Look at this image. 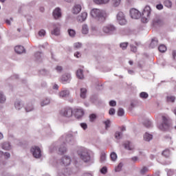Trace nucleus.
<instances>
[{
    "mask_svg": "<svg viewBox=\"0 0 176 176\" xmlns=\"http://www.w3.org/2000/svg\"><path fill=\"white\" fill-rule=\"evenodd\" d=\"M116 112V110H115V109L113 108H111L109 111V115H115Z\"/></svg>",
    "mask_w": 176,
    "mask_h": 176,
    "instance_id": "obj_58",
    "label": "nucleus"
},
{
    "mask_svg": "<svg viewBox=\"0 0 176 176\" xmlns=\"http://www.w3.org/2000/svg\"><path fill=\"white\" fill-rule=\"evenodd\" d=\"M105 160H107V155H105V153H102L100 155V162H101V163H104V162H105Z\"/></svg>",
    "mask_w": 176,
    "mask_h": 176,
    "instance_id": "obj_43",
    "label": "nucleus"
},
{
    "mask_svg": "<svg viewBox=\"0 0 176 176\" xmlns=\"http://www.w3.org/2000/svg\"><path fill=\"white\" fill-rule=\"evenodd\" d=\"M59 115L62 118H67L68 119H69V118H72V115H74V111H72V109L67 107L65 109H62L59 111Z\"/></svg>",
    "mask_w": 176,
    "mask_h": 176,
    "instance_id": "obj_6",
    "label": "nucleus"
},
{
    "mask_svg": "<svg viewBox=\"0 0 176 176\" xmlns=\"http://www.w3.org/2000/svg\"><path fill=\"white\" fill-rule=\"evenodd\" d=\"M24 107V102L23 100H16L14 102V108L17 111H20Z\"/></svg>",
    "mask_w": 176,
    "mask_h": 176,
    "instance_id": "obj_17",
    "label": "nucleus"
},
{
    "mask_svg": "<svg viewBox=\"0 0 176 176\" xmlns=\"http://www.w3.org/2000/svg\"><path fill=\"white\" fill-rule=\"evenodd\" d=\"M144 126L145 127H146L147 129H151V127H152V122L151 121H146V122L144 123Z\"/></svg>",
    "mask_w": 176,
    "mask_h": 176,
    "instance_id": "obj_47",
    "label": "nucleus"
},
{
    "mask_svg": "<svg viewBox=\"0 0 176 176\" xmlns=\"http://www.w3.org/2000/svg\"><path fill=\"white\" fill-rule=\"evenodd\" d=\"M72 77L70 73H65L60 78V82L63 83V85H66V83H69Z\"/></svg>",
    "mask_w": 176,
    "mask_h": 176,
    "instance_id": "obj_9",
    "label": "nucleus"
},
{
    "mask_svg": "<svg viewBox=\"0 0 176 176\" xmlns=\"http://www.w3.org/2000/svg\"><path fill=\"white\" fill-rule=\"evenodd\" d=\"M34 57L37 61H41V58H42V53L36 52L34 54Z\"/></svg>",
    "mask_w": 176,
    "mask_h": 176,
    "instance_id": "obj_37",
    "label": "nucleus"
},
{
    "mask_svg": "<svg viewBox=\"0 0 176 176\" xmlns=\"http://www.w3.org/2000/svg\"><path fill=\"white\" fill-rule=\"evenodd\" d=\"M2 149L4 151H10L12 149V146L10 145V143L9 142H4L1 145Z\"/></svg>",
    "mask_w": 176,
    "mask_h": 176,
    "instance_id": "obj_24",
    "label": "nucleus"
},
{
    "mask_svg": "<svg viewBox=\"0 0 176 176\" xmlns=\"http://www.w3.org/2000/svg\"><path fill=\"white\" fill-rule=\"evenodd\" d=\"M153 24H162V20L159 19V18H156L153 20Z\"/></svg>",
    "mask_w": 176,
    "mask_h": 176,
    "instance_id": "obj_55",
    "label": "nucleus"
},
{
    "mask_svg": "<svg viewBox=\"0 0 176 176\" xmlns=\"http://www.w3.org/2000/svg\"><path fill=\"white\" fill-rule=\"evenodd\" d=\"M58 96L59 98H68V97H69V90H62L58 93Z\"/></svg>",
    "mask_w": 176,
    "mask_h": 176,
    "instance_id": "obj_13",
    "label": "nucleus"
},
{
    "mask_svg": "<svg viewBox=\"0 0 176 176\" xmlns=\"http://www.w3.org/2000/svg\"><path fill=\"white\" fill-rule=\"evenodd\" d=\"M82 54H80V52H79L74 53V57H76V58H80Z\"/></svg>",
    "mask_w": 176,
    "mask_h": 176,
    "instance_id": "obj_62",
    "label": "nucleus"
},
{
    "mask_svg": "<svg viewBox=\"0 0 176 176\" xmlns=\"http://www.w3.org/2000/svg\"><path fill=\"white\" fill-rule=\"evenodd\" d=\"M157 43H158V41L157 38H154L151 40V43L150 44V47L151 49H155V47H156V46H157Z\"/></svg>",
    "mask_w": 176,
    "mask_h": 176,
    "instance_id": "obj_28",
    "label": "nucleus"
},
{
    "mask_svg": "<svg viewBox=\"0 0 176 176\" xmlns=\"http://www.w3.org/2000/svg\"><path fill=\"white\" fill-rule=\"evenodd\" d=\"M46 35V31L45 30H41L38 32V36H45Z\"/></svg>",
    "mask_w": 176,
    "mask_h": 176,
    "instance_id": "obj_51",
    "label": "nucleus"
},
{
    "mask_svg": "<svg viewBox=\"0 0 176 176\" xmlns=\"http://www.w3.org/2000/svg\"><path fill=\"white\" fill-rule=\"evenodd\" d=\"M164 5L166 6V8H171L173 3L169 0H166L164 1Z\"/></svg>",
    "mask_w": 176,
    "mask_h": 176,
    "instance_id": "obj_49",
    "label": "nucleus"
},
{
    "mask_svg": "<svg viewBox=\"0 0 176 176\" xmlns=\"http://www.w3.org/2000/svg\"><path fill=\"white\" fill-rule=\"evenodd\" d=\"M153 138V135L148 132H146V133L144 135V141H147V142H149V141H151Z\"/></svg>",
    "mask_w": 176,
    "mask_h": 176,
    "instance_id": "obj_27",
    "label": "nucleus"
},
{
    "mask_svg": "<svg viewBox=\"0 0 176 176\" xmlns=\"http://www.w3.org/2000/svg\"><path fill=\"white\" fill-rule=\"evenodd\" d=\"M122 134L123 133L122 132H116L115 133V137L117 140H120V138H122Z\"/></svg>",
    "mask_w": 176,
    "mask_h": 176,
    "instance_id": "obj_45",
    "label": "nucleus"
},
{
    "mask_svg": "<svg viewBox=\"0 0 176 176\" xmlns=\"http://www.w3.org/2000/svg\"><path fill=\"white\" fill-rule=\"evenodd\" d=\"M122 167H123V163L120 162L116 168V173H119V171H122Z\"/></svg>",
    "mask_w": 176,
    "mask_h": 176,
    "instance_id": "obj_36",
    "label": "nucleus"
},
{
    "mask_svg": "<svg viewBox=\"0 0 176 176\" xmlns=\"http://www.w3.org/2000/svg\"><path fill=\"white\" fill-rule=\"evenodd\" d=\"M130 16H131V19H135V20H137V19H140V17H141V16H142V14H141V12H140V11H138V10L132 8L130 10Z\"/></svg>",
    "mask_w": 176,
    "mask_h": 176,
    "instance_id": "obj_11",
    "label": "nucleus"
},
{
    "mask_svg": "<svg viewBox=\"0 0 176 176\" xmlns=\"http://www.w3.org/2000/svg\"><path fill=\"white\" fill-rule=\"evenodd\" d=\"M87 96V89L86 88H81L80 89V98L85 99Z\"/></svg>",
    "mask_w": 176,
    "mask_h": 176,
    "instance_id": "obj_22",
    "label": "nucleus"
},
{
    "mask_svg": "<svg viewBox=\"0 0 176 176\" xmlns=\"http://www.w3.org/2000/svg\"><path fill=\"white\" fill-rule=\"evenodd\" d=\"M157 9H158V10H162V9H163V5L162 4H158L156 6Z\"/></svg>",
    "mask_w": 176,
    "mask_h": 176,
    "instance_id": "obj_63",
    "label": "nucleus"
},
{
    "mask_svg": "<svg viewBox=\"0 0 176 176\" xmlns=\"http://www.w3.org/2000/svg\"><path fill=\"white\" fill-rule=\"evenodd\" d=\"M74 47V49H80V47H82V43H75Z\"/></svg>",
    "mask_w": 176,
    "mask_h": 176,
    "instance_id": "obj_48",
    "label": "nucleus"
},
{
    "mask_svg": "<svg viewBox=\"0 0 176 176\" xmlns=\"http://www.w3.org/2000/svg\"><path fill=\"white\" fill-rule=\"evenodd\" d=\"M78 155L79 156L80 159L85 162V163H88L90 162V151L86 148H81L78 150L77 151Z\"/></svg>",
    "mask_w": 176,
    "mask_h": 176,
    "instance_id": "obj_3",
    "label": "nucleus"
},
{
    "mask_svg": "<svg viewBox=\"0 0 176 176\" xmlns=\"http://www.w3.org/2000/svg\"><path fill=\"white\" fill-rule=\"evenodd\" d=\"M30 152L36 159H40L42 157V151L41 148L34 146L30 148Z\"/></svg>",
    "mask_w": 176,
    "mask_h": 176,
    "instance_id": "obj_7",
    "label": "nucleus"
},
{
    "mask_svg": "<svg viewBox=\"0 0 176 176\" xmlns=\"http://www.w3.org/2000/svg\"><path fill=\"white\" fill-rule=\"evenodd\" d=\"M81 10H82V6L79 4H76L73 7L72 12L73 14H78V13H80Z\"/></svg>",
    "mask_w": 176,
    "mask_h": 176,
    "instance_id": "obj_16",
    "label": "nucleus"
},
{
    "mask_svg": "<svg viewBox=\"0 0 176 176\" xmlns=\"http://www.w3.org/2000/svg\"><path fill=\"white\" fill-rule=\"evenodd\" d=\"M141 174H145V173H148V168L143 167L140 170Z\"/></svg>",
    "mask_w": 176,
    "mask_h": 176,
    "instance_id": "obj_57",
    "label": "nucleus"
},
{
    "mask_svg": "<svg viewBox=\"0 0 176 176\" xmlns=\"http://www.w3.org/2000/svg\"><path fill=\"white\" fill-rule=\"evenodd\" d=\"M82 176H93V174L87 173H84Z\"/></svg>",
    "mask_w": 176,
    "mask_h": 176,
    "instance_id": "obj_64",
    "label": "nucleus"
},
{
    "mask_svg": "<svg viewBox=\"0 0 176 176\" xmlns=\"http://www.w3.org/2000/svg\"><path fill=\"white\" fill-rule=\"evenodd\" d=\"M142 16H143L142 19V23H148V17L151 16V7L149 6H145L142 12Z\"/></svg>",
    "mask_w": 176,
    "mask_h": 176,
    "instance_id": "obj_8",
    "label": "nucleus"
},
{
    "mask_svg": "<svg viewBox=\"0 0 176 176\" xmlns=\"http://www.w3.org/2000/svg\"><path fill=\"white\" fill-rule=\"evenodd\" d=\"M59 144L60 145L58 147V153H60V155H64V153L67 152V147L65 146V144L74 145V144H75V140L74 139V136L71 133L64 135L59 138L58 143H54L50 146V152H54V151H57V146Z\"/></svg>",
    "mask_w": 176,
    "mask_h": 176,
    "instance_id": "obj_1",
    "label": "nucleus"
},
{
    "mask_svg": "<svg viewBox=\"0 0 176 176\" xmlns=\"http://www.w3.org/2000/svg\"><path fill=\"white\" fill-rule=\"evenodd\" d=\"M110 1L111 0H94V2L96 3V5H107L109 3Z\"/></svg>",
    "mask_w": 176,
    "mask_h": 176,
    "instance_id": "obj_25",
    "label": "nucleus"
},
{
    "mask_svg": "<svg viewBox=\"0 0 176 176\" xmlns=\"http://www.w3.org/2000/svg\"><path fill=\"white\" fill-rule=\"evenodd\" d=\"M4 156L6 159H9L10 157V153L6 152L3 153V151H0V156Z\"/></svg>",
    "mask_w": 176,
    "mask_h": 176,
    "instance_id": "obj_34",
    "label": "nucleus"
},
{
    "mask_svg": "<svg viewBox=\"0 0 176 176\" xmlns=\"http://www.w3.org/2000/svg\"><path fill=\"white\" fill-rule=\"evenodd\" d=\"M118 115L119 116H124V110L122 108H120L118 111Z\"/></svg>",
    "mask_w": 176,
    "mask_h": 176,
    "instance_id": "obj_44",
    "label": "nucleus"
},
{
    "mask_svg": "<svg viewBox=\"0 0 176 176\" xmlns=\"http://www.w3.org/2000/svg\"><path fill=\"white\" fill-rule=\"evenodd\" d=\"M56 69L57 72H59V73L63 72V67H61V66H57L56 67Z\"/></svg>",
    "mask_w": 176,
    "mask_h": 176,
    "instance_id": "obj_61",
    "label": "nucleus"
},
{
    "mask_svg": "<svg viewBox=\"0 0 176 176\" xmlns=\"http://www.w3.org/2000/svg\"><path fill=\"white\" fill-rule=\"evenodd\" d=\"M54 30L52 31V35H55L56 36H58L60 35V24L55 23L53 25Z\"/></svg>",
    "mask_w": 176,
    "mask_h": 176,
    "instance_id": "obj_15",
    "label": "nucleus"
},
{
    "mask_svg": "<svg viewBox=\"0 0 176 176\" xmlns=\"http://www.w3.org/2000/svg\"><path fill=\"white\" fill-rule=\"evenodd\" d=\"M34 104H32V102L28 103L25 106V112H32V111H34Z\"/></svg>",
    "mask_w": 176,
    "mask_h": 176,
    "instance_id": "obj_20",
    "label": "nucleus"
},
{
    "mask_svg": "<svg viewBox=\"0 0 176 176\" xmlns=\"http://www.w3.org/2000/svg\"><path fill=\"white\" fill-rule=\"evenodd\" d=\"M67 32H68L69 36H71V38H75V36L76 35V32L74 30L69 29L67 30Z\"/></svg>",
    "mask_w": 176,
    "mask_h": 176,
    "instance_id": "obj_31",
    "label": "nucleus"
},
{
    "mask_svg": "<svg viewBox=\"0 0 176 176\" xmlns=\"http://www.w3.org/2000/svg\"><path fill=\"white\" fill-rule=\"evenodd\" d=\"M5 102H6V96L0 91V104H5Z\"/></svg>",
    "mask_w": 176,
    "mask_h": 176,
    "instance_id": "obj_29",
    "label": "nucleus"
},
{
    "mask_svg": "<svg viewBox=\"0 0 176 176\" xmlns=\"http://www.w3.org/2000/svg\"><path fill=\"white\" fill-rule=\"evenodd\" d=\"M86 19H87V12H86L81 13L77 17V20L80 23H83V21H85L86 20Z\"/></svg>",
    "mask_w": 176,
    "mask_h": 176,
    "instance_id": "obj_18",
    "label": "nucleus"
},
{
    "mask_svg": "<svg viewBox=\"0 0 176 176\" xmlns=\"http://www.w3.org/2000/svg\"><path fill=\"white\" fill-rule=\"evenodd\" d=\"M76 76L78 78V79H83L85 78V76L83 75V70L79 69L76 72Z\"/></svg>",
    "mask_w": 176,
    "mask_h": 176,
    "instance_id": "obj_30",
    "label": "nucleus"
},
{
    "mask_svg": "<svg viewBox=\"0 0 176 176\" xmlns=\"http://www.w3.org/2000/svg\"><path fill=\"white\" fill-rule=\"evenodd\" d=\"M82 34L84 35H87L89 34V25L87 24H83L82 25Z\"/></svg>",
    "mask_w": 176,
    "mask_h": 176,
    "instance_id": "obj_26",
    "label": "nucleus"
},
{
    "mask_svg": "<svg viewBox=\"0 0 176 176\" xmlns=\"http://www.w3.org/2000/svg\"><path fill=\"white\" fill-rule=\"evenodd\" d=\"M52 16L55 20H58V19H60L61 17V9L60 8H56L54 10Z\"/></svg>",
    "mask_w": 176,
    "mask_h": 176,
    "instance_id": "obj_14",
    "label": "nucleus"
},
{
    "mask_svg": "<svg viewBox=\"0 0 176 176\" xmlns=\"http://www.w3.org/2000/svg\"><path fill=\"white\" fill-rule=\"evenodd\" d=\"M116 17L120 25H124V24L127 23V21L126 20V16L124 15V13H123V12H119L117 14Z\"/></svg>",
    "mask_w": 176,
    "mask_h": 176,
    "instance_id": "obj_10",
    "label": "nucleus"
},
{
    "mask_svg": "<svg viewBox=\"0 0 176 176\" xmlns=\"http://www.w3.org/2000/svg\"><path fill=\"white\" fill-rule=\"evenodd\" d=\"M110 107H116V101L115 100H111L109 102Z\"/></svg>",
    "mask_w": 176,
    "mask_h": 176,
    "instance_id": "obj_60",
    "label": "nucleus"
},
{
    "mask_svg": "<svg viewBox=\"0 0 176 176\" xmlns=\"http://www.w3.org/2000/svg\"><path fill=\"white\" fill-rule=\"evenodd\" d=\"M80 127H82V129H83V130H87V124L82 122L80 124Z\"/></svg>",
    "mask_w": 176,
    "mask_h": 176,
    "instance_id": "obj_59",
    "label": "nucleus"
},
{
    "mask_svg": "<svg viewBox=\"0 0 176 176\" xmlns=\"http://www.w3.org/2000/svg\"><path fill=\"white\" fill-rule=\"evenodd\" d=\"M14 51L18 54H21V53H24V52H25V49H24V47L21 45H17L14 47Z\"/></svg>",
    "mask_w": 176,
    "mask_h": 176,
    "instance_id": "obj_21",
    "label": "nucleus"
},
{
    "mask_svg": "<svg viewBox=\"0 0 176 176\" xmlns=\"http://www.w3.org/2000/svg\"><path fill=\"white\" fill-rule=\"evenodd\" d=\"M129 45V43H122L120 46L122 47V50H126L127 46Z\"/></svg>",
    "mask_w": 176,
    "mask_h": 176,
    "instance_id": "obj_46",
    "label": "nucleus"
},
{
    "mask_svg": "<svg viewBox=\"0 0 176 176\" xmlns=\"http://www.w3.org/2000/svg\"><path fill=\"white\" fill-rule=\"evenodd\" d=\"M110 157H111L112 162H115L118 159V155H116V153L113 152L111 153Z\"/></svg>",
    "mask_w": 176,
    "mask_h": 176,
    "instance_id": "obj_38",
    "label": "nucleus"
},
{
    "mask_svg": "<svg viewBox=\"0 0 176 176\" xmlns=\"http://www.w3.org/2000/svg\"><path fill=\"white\" fill-rule=\"evenodd\" d=\"M108 171V169L107 168L106 166H103L101 169H100V173L101 174H107Z\"/></svg>",
    "mask_w": 176,
    "mask_h": 176,
    "instance_id": "obj_53",
    "label": "nucleus"
},
{
    "mask_svg": "<svg viewBox=\"0 0 176 176\" xmlns=\"http://www.w3.org/2000/svg\"><path fill=\"white\" fill-rule=\"evenodd\" d=\"M73 112L76 119H80L85 115V111L82 109H75Z\"/></svg>",
    "mask_w": 176,
    "mask_h": 176,
    "instance_id": "obj_12",
    "label": "nucleus"
},
{
    "mask_svg": "<svg viewBox=\"0 0 176 176\" xmlns=\"http://www.w3.org/2000/svg\"><path fill=\"white\" fill-rule=\"evenodd\" d=\"M50 98H45V99H43L41 101V107H46L47 105H49V104H50Z\"/></svg>",
    "mask_w": 176,
    "mask_h": 176,
    "instance_id": "obj_23",
    "label": "nucleus"
},
{
    "mask_svg": "<svg viewBox=\"0 0 176 176\" xmlns=\"http://www.w3.org/2000/svg\"><path fill=\"white\" fill-rule=\"evenodd\" d=\"M167 100L169 102H174V101H175V97H174V96H168Z\"/></svg>",
    "mask_w": 176,
    "mask_h": 176,
    "instance_id": "obj_54",
    "label": "nucleus"
},
{
    "mask_svg": "<svg viewBox=\"0 0 176 176\" xmlns=\"http://www.w3.org/2000/svg\"><path fill=\"white\" fill-rule=\"evenodd\" d=\"M167 175L168 176H173L174 175V170L171 169H167L166 170Z\"/></svg>",
    "mask_w": 176,
    "mask_h": 176,
    "instance_id": "obj_52",
    "label": "nucleus"
},
{
    "mask_svg": "<svg viewBox=\"0 0 176 176\" xmlns=\"http://www.w3.org/2000/svg\"><path fill=\"white\" fill-rule=\"evenodd\" d=\"M158 50L161 53H164V52H166L167 50V47L164 45H161L159 46Z\"/></svg>",
    "mask_w": 176,
    "mask_h": 176,
    "instance_id": "obj_33",
    "label": "nucleus"
},
{
    "mask_svg": "<svg viewBox=\"0 0 176 176\" xmlns=\"http://www.w3.org/2000/svg\"><path fill=\"white\" fill-rule=\"evenodd\" d=\"M113 2V6L115 8H118L119 5H120V2H122V0H112Z\"/></svg>",
    "mask_w": 176,
    "mask_h": 176,
    "instance_id": "obj_39",
    "label": "nucleus"
},
{
    "mask_svg": "<svg viewBox=\"0 0 176 176\" xmlns=\"http://www.w3.org/2000/svg\"><path fill=\"white\" fill-rule=\"evenodd\" d=\"M61 163L64 166H69L71 164V158L67 155L63 157L61 160Z\"/></svg>",
    "mask_w": 176,
    "mask_h": 176,
    "instance_id": "obj_19",
    "label": "nucleus"
},
{
    "mask_svg": "<svg viewBox=\"0 0 176 176\" xmlns=\"http://www.w3.org/2000/svg\"><path fill=\"white\" fill-rule=\"evenodd\" d=\"M163 156H165V157H168L170 156V150L166 149L162 152Z\"/></svg>",
    "mask_w": 176,
    "mask_h": 176,
    "instance_id": "obj_41",
    "label": "nucleus"
},
{
    "mask_svg": "<svg viewBox=\"0 0 176 176\" xmlns=\"http://www.w3.org/2000/svg\"><path fill=\"white\" fill-rule=\"evenodd\" d=\"M116 27L112 24H108L102 27V31L106 35H113L116 34Z\"/></svg>",
    "mask_w": 176,
    "mask_h": 176,
    "instance_id": "obj_5",
    "label": "nucleus"
},
{
    "mask_svg": "<svg viewBox=\"0 0 176 176\" xmlns=\"http://www.w3.org/2000/svg\"><path fill=\"white\" fill-rule=\"evenodd\" d=\"M130 47H131V52H133V53H136L137 47L134 46L133 45H130Z\"/></svg>",
    "mask_w": 176,
    "mask_h": 176,
    "instance_id": "obj_56",
    "label": "nucleus"
},
{
    "mask_svg": "<svg viewBox=\"0 0 176 176\" xmlns=\"http://www.w3.org/2000/svg\"><path fill=\"white\" fill-rule=\"evenodd\" d=\"M96 118H97V116H96V114H91L89 116L90 122H94V120H96Z\"/></svg>",
    "mask_w": 176,
    "mask_h": 176,
    "instance_id": "obj_50",
    "label": "nucleus"
},
{
    "mask_svg": "<svg viewBox=\"0 0 176 176\" xmlns=\"http://www.w3.org/2000/svg\"><path fill=\"white\" fill-rule=\"evenodd\" d=\"M103 123L105 126L106 130H108V129H109L111 127V120H107L104 121Z\"/></svg>",
    "mask_w": 176,
    "mask_h": 176,
    "instance_id": "obj_35",
    "label": "nucleus"
},
{
    "mask_svg": "<svg viewBox=\"0 0 176 176\" xmlns=\"http://www.w3.org/2000/svg\"><path fill=\"white\" fill-rule=\"evenodd\" d=\"M162 122L158 126L160 130L164 131L168 130L170 126H171V122H170V118L168 116H162Z\"/></svg>",
    "mask_w": 176,
    "mask_h": 176,
    "instance_id": "obj_4",
    "label": "nucleus"
},
{
    "mask_svg": "<svg viewBox=\"0 0 176 176\" xmlns=\"http://www.w3.org/2000/svg\"><path fill=\"white\" fill-rule=\"evenodd\" d=\"M75 173H76V172H75L74 170H71V169H66L64 174L65 175H71L72 174H75Z\"/></svg>",
    "mask_w": 176,
    "mask_h": 176,
    "instance_id": "obj_42",
    "label": "nucleus"
},
{
    "mask_svg": "<svg viewBox=\"0 0 176 176\" xmlns=\"http://www.w3.org/2000/svg\"><path fill=\"white\" fill-rule=\"evenodd\" d=\"M90 14L91 17L96 19L99 23H105L107 20V12L104 10L94 8L91 10Z\"/></svg>",
    "mask_w": 176,
    "mask_h": 176,
    "instance_id": "obj_2",
    "label": "nucleus"
},
{
    "mask_svg": "<svg viewBox=\"0 0 176 176\" xmlns=\"http://www.w3.org/2000/svg\"><path fill=\"white\" fill-rule=\"evenodd\" d=\"M140 98L146 99L148 97H149V95L146 92H142L140 94Z\"/></svg>",
    "mask_w": 176,
    "mask_h": 176,
    "instance_id": "obj_40",
    "label": "nucleus"
},
{
    "mask_svg": "<svg viewBox=\"0 0 176 176\" xmlns=\"http://www.w3.org/2000/svg\"><path fill=\"white\" fill-rule=\"evenodd\" d=\"M124 148H126L128 151H133V149H134V146H132L131 143L128 142L124 144Z\"/></svg>",
    "mask_w": 176,
    "mask_h": 176,
    "instance_id": "obj_32",
    "label": "nucleus"
}]
</instances>
